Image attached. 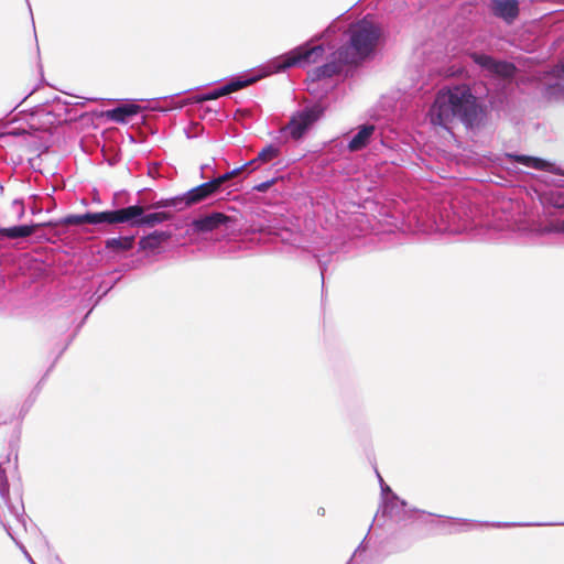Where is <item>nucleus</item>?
Segmentation results:
<instances>
[{
  "instance_id": "nucleus-17",
  "label": "nucleus",
  "mask_w": 564,
  "mask_h": 564,
  "mask_svg": "<svg viewBox=\"0 0 564 564\" xmlns=\"http://www.w3.org/2000/svg\"><path fill=\"white\" fill-rule=\"evenodd\" d=\"M542 84H543V86H545V94L550 98H554V99L564 98V87L560 83L556 82L554 84H551L550 82L544 80Z\"/></svg>"
},
{
  "instance_id": "nucleus-24",
  "label": "nucleus",
  "mask_w": 564,
  "mask_h": 564,
  "mask_svg": "<svg viewBox=\"0 0 564 564\" xmlns=\"http://www.w3.org/2000/svg\"><path fill=\"white\" fill-rule=\"evenodd\" d=\"M271 184H272V182H264V183L257 185L254 188L258 192H265L271 186Z\"/></svg>"
},
{
  "instance_id": "nucleus-19",
  "label": "nucleus",
  "mask_w": 564,
  "mask_h": 564,
  "mask_svg": "<svg viewBox=\"0 0 564 564\" xmlns=\"http://www.w3.org/2000/svg\"><path fill=\"white\" fill-rule=\"evenodd\" d=\"M167 218L164 213H154L149 215H142L140 218V225H150L153 226L155 224L162 223Z\"/></svg>"
},
{
  "instance_id": "nucleus-27",
  "label": "nucleus",
  "mask_w": 564,
  "mask_h": 564,
  "mask_svg": "<svg viewBox=\"0 0 564 564\" xmlns=\"http://www.w3.org/2000/svg\"><path fill=\"white\" fill-rule=\"evenodd\" d=\"M242 169H236L234 170L232 172H230L229 174H232V177L238 175L240 172H241Z\"/></svg>"
},
{
  "instance_id": "nucleus-11",
  "label": "nucleus",
  "mask_w": 564,
  "mask_h": 564,
  "mask_svg": "<svg viewBox=\"0 0 564 564\" xmlns=\"http://www.w3.org/2000/svg\"><path fill=\"white\" fill-rule=\"evenodd\" d=\"M143 215L141 206H130L127 208L112 210V224L131 223L132 225H140V218Z\"/></svg>"
},
{
  "instance_id": "nucleus-10",
  "label": "nucleus",
  "mask_w": 564,
  "mask_h": 564,
  "mask_svg": "<svg viewBox=\"0 0 564 564\" xmlns=\"http://www.w3.org/2000/svg\"><path fill=\"white\" fill-rule=\"evenodd\" d=\"M216 191L210 184V182L204 183L199 186H196L188 191L186 194L183 195L181 200L186 205L191 206L194 204H197L199 202L205 200L210 195L215 194Z\"/></svg>"
},
{
  "instance_id": "nucleus-22",
  "label": "nucleus",
  "mask_w": 564,
  "mask_h": 564,
  "mask_svg": "<svg viewBox=\"0 0 564 564\" xmlns=\"http://www.w3.org/2000/svg\"><path fill=\"white\" fill-rule=\"evenodd\" d=\"M160 237L161 235H152V236H149L147 238H143L141 241H140V245L143 249H147V248H154L159 245L160 242Z\"/></svg>"
},
{
  "instance_id": "nucleus-7",
  "label": "nucleus",
  "mask_w": 564,
  "mask_h": 564,
  "mask_svg": "<svg viewBox=\"0 0 564 564\" xmlns=\"http://www.w3.org/2000/svg\"><path fill=\"white\" fill-rule=\"evenodd\" d=\"M384 32L381 23L375 15L367 14L361 20L351 23L345 35H382Z\"/></svg>"
},
{
  "instance_id": "nucleus-13",
  "label": "nucleus",
  "mask_w": 564,
  "mask_h": 564,
  "mask_svg": "<svg viewBox=\"0 0 564 564\" xmlns=\"http://www.w3.org/2000/svg\"><path fill=\"white\" fill-rule=\"evenodd\" d=\"M375 131L373 126H364L359 129L357 134L349 142V149L351 151H358L366 147Z\"/></svg>"
},
{
  "instance_id": "nucleus-4",
  "label": "nucleus",
  "mask_w": 564,
  "mask_h": 564,
  "mask_svg": "<svg viewBox=\"0 0 564 564\" xmlns=\"http://www.w3.org/2000/svg\"><path fill=\"white\" fill-rule=\"evenodd\" d=\"M323 109L314 106L295 115L288 126V131L293 138H301L304 132L322 116Z\"/></svg>"
},
{
  "instance_id": "nucleus-5",
  "label": "nucleus",
  "mask_w": 564,
  "mask_h": 564,
  "mask_svg": "<svg viewBox=\"0 0 564 564\" xmlns=\"http://www.w3.org/2000/svg\"><path fill=\"white\" fill-rule=\"evenodd\" d=\"M474 61L488 73L500 77L510 78L514 74V66L506 62L494 61L490 56L484 54H473Z\"/></svg>"
},
{
  "instance_id": "nucleus-26",
  "label": "nucleus",
  "mask_w": 564,
  "mask_h": 564,
  "mask_svg": "<svg viewBox=\"0 0 564 564\" xmlns=\"http://www.w3.org/2000/svg\"><path fill=\"white\" fill-rule=\"evenodd\" d=\"M552 230L554 231H564V220L557 223L553 226Z\"/></svg>"
},
{
  "instance_id": "nucleus-12",
  "label": "nucleus",
  "mask_w": 564,
  "mask_h": 564,
  "mask_svg": "<svg viewBox=\"0 0 564 564\" xmlns=\"http://www.w3.org/2000/svg\"><path fill=\"white\" fill-rule=\"evenodd\" d=\"M140 111V106L135 104H124L115 109L107 110L105 116L116 122H126L129 118L135 116Z\"/></svg>"
},
{
  "instance_id": "nucleus-8",
  "label": "nucleus",
  "mask_w": 564,
  "mask_h": 564,
  "mask_svg": "<svg viewBox=\"0 0 564 564\" xmlns=\"http://www.w3.org/2000/svg\"><path fill=\"white\" fill-rule=\"evenodd\" d=\"M261 77H262L261 75L260 76H249V75L240 76L236 79H232L231 82H229L227 85L223 86L221 88L215 89V90L204 95L202 97V100H214L221 96L229 95V94L237 91L248 85L256 83Z\"/></svg>"
},
{
  "instance_id": "nucleus-6",
  "label": "nucleus",
  "mask_w": 564,
  "mask_h": 564,
  "mask_svg": "<svg viewBox=\"0 0 564 564\" xmlns=\"http://www.w3.org/2000/svg\"><path fill=\"white\" fill-rule=\"evenodd\" d=\"M234 223L235 219L230 216L223 213H213L195 219L193 221V227L197 232H208L221 227L228 228Z\"/></svg>"
},
{
  "instance_id": "nucleus-14",
  "label": "nucleus",
  "mask_w": 564,
  "mask_h": 564,
  "mask_svg": "<svg viewBox=\"0 0 564 564\" xmlns=\"http://www.w3.org/2000/svg\"><path fill=\"white\" fill-rule=\"evenodd\" d=\"M36 227H37V225H31V226L23 225V226L10 227V228H2V229H0V236L7 237L10 239L25 238V237L31 236L35 231Z\"/></svg>"
},
{
  "instance_id": "nucleus-25",
  "label": "nucleus",
  "mask_w": 564,
  "mask_h": 564,
  "mask_svg": "<svg viewBox=\"0 0 564 564\" xmlns=\"http://www.w3.org/2000/svg\"><path fill=\"white\" fill-rule=\"evenodd\" d=\"M556 79L564 78V63L556 68Z\"/></svg>"
},
{
  "instance_id": "nucleus-21",
  "label": "nucleus",
  "mask_w": 564,
  "mask_h": 564,
  "mask_svg": "<svg viewBox=\"0 0 564 564\" xmlns=\"http://www.w3.org/2000/svg\"><path fill=\"white\" fill-rule=\"evenodd\" d=\"M86 223V214L84 215H72L61 220L63 225H80Z\"/></svg>"
},
{
  "instance_id": "nucleus-9",
  "label": "nucleus",
  "mask_w": 564,
  "mask_h": 564,
  "mask_svg": "<svg viewBox=\"0 0 564 564\" xmlns=\"http://www.w3.org/2000/svg\"><path fill=\"white\" fill-rule=\"evenodd\" d=\"M489 8L495 17L509 23L519 15V2L517 0H491Z\"/></svg>"
},
{
  "instance_id": "nucleus-15",
  "label": "nucleus",
  "mask_w": 564,
  "mask_h": 564,
  "mask_svg": "<svg viewBox=\"0 0 564 564\" xmlns=\"http://www.w3.org/2000/svg\"><path fill=\"white\" fill-rule=\"evenodd\" d=\"M133 246V237L111 238L106 241V247L115 251L129 250Z\"/></svg>"
},
{
  "instance_id": "nucleus-1",
  "label": "nucleus",
  "mask_w": 564,
  "mask_h": 564,
  "mask_svg": "<svg viewBox=\"0 0 564 564\" xmlns=\"http://www.w3.org/2000/svg\"><path fill=\"white\" fill-rule=\"evenodd\" d=\"M476 112L475 98L467 87L441 90L431 106L427 119L434 127L449 129L457 121L469 122Z\"/></svg>"
},
{
  "instance_id": "nucleus-3",
  "label": "nucleus",
  "mask_w": 564,
  "mask_h": 564,
  "mask_svg": "<svg viewBox=\"0 0 564 564\" xmlns=\"http://www.w3.org/2000/svg\"><path fill=\"white\" fill-rule=\"evenodd\" d=\"M325 53L322 45H307L301 46L289 54L280 57L273 62L274 70L280 72L292 66H305L313 63H318Z\"/></svg>"
},
{
  "instance_id": "nucleus-2",
  "label": "nucleus",
  "mask_w": 564,
  "mask_h": 564,
  "mask_svg": "<svg viewBox=\"0 0 564 564\" xmlns=\"http://www.w3.org/2000/svg\"><path fill=\"white\" fill-rule=\"evenodd\" d=\"M377 37H349L347 43L337 52L332 53L334 63L357 64L373 53Z\"/></svg>"
},
{
  "instance_id": "nucleus-23",
  "label": "nucleus",
  "mask_w": 564,
  "mask_h": 564,
  "mask_svg": "<svg viewBox=\"0 0 564 564\" xmlns=\"http://www.w3.org/2000/svg\"><path fill=\"white\" fill-rule=\"evenodd\" d=\"M231 177H232V174L227 173V174H225V175H221V176H219V177H217V178H215V180L210 181V184L213 185V187H214V188H215V191L217 192V191L220 188V186H221L225 182H227L228 180H230Z\"/></svg>"
},
{
  "instance_id": "nucleus-16",
  "label": "nucleus",
  "mask_w": 564,
  "mask_h": 564,
  "mask_svg": "<svg viewBox=\"0 0 564 564\" xmlns=\"http://www.w3.org/2000/svg\"><path fill=\"white\" fill-rule=\"evenodd\" d=\"M518 161L521 162L522 164L529 166V167H533V169H536V170H551L553 167L552 164H550L549 162L543 161V160L538 159V158L519 156Z\"/></svg>"
},
{
  "instance_id": "nucleus-18",
  "label": "nucleus",
  "mask_w": 564,
  "mask_h": 564,
  "mask_svg": "<svg viewBox=\"0 0 564 564\" xmlns=\"http://www.w3.org/2000/svg\"><path fill=\"white\" fill-rule=\"evenodd\" d=\"M86 223H88V224H100V223L112 224L111 212L88 213V214H86Z\"/></svg>"
},
{
  "instance_id": "nucleus-20",
  "label": "nucleus",
  "mask_w": 564,
  "mask_h": 564,
  "mask_svg": "<svg viewBox=\"0 0 564 564\" xmlns=\"http://www.w3.org/2000/svg\"><path fill=\"white\" fill-rule=\"evenodd\" d=\"M278 155V150L274 147H267L259 154L258 158L249 163V165L254 164V162L260 161L262 163L269 162Z\"/></svg>"
}]
</instances>
